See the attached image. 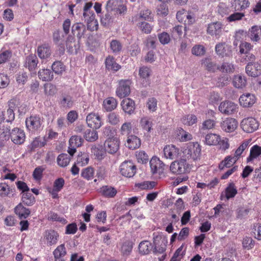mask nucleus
I'll list each match as a JSON object with an SVG mask.
<instances>
[{
    "label": "nucleus",
    "mask_w": 261,
    "mask_h": 261,
    "mask_svg": "<svg viewBox=\"0 0 261 261\" xmlns=\"http://www.w3.org/2000/svg\"><path fill=\"white\" fill-rule=\"evenodd\" d=\"M182 152L188 159L195 161L199 159L201 155V146L197 142L190 143L184 148Z\"/></svg>",
    "instance_id": "nucleus-1"
},
{
    "label": "nucleus",
    "mask_w": 261,
    "mask_h": 261,
    "mask_svg": "<svg viewBox=\"0 0 261 261\" xmlns=\"http://www.w3.org/2000/svg\"><path fill=\"white\" fill-rule=\"evenodd\" d=\"M189 166L186 160L180 159L172 162L170 166V170L174 174H183L190 172Z\"/></svg>",
    "instance_id": "nucleus-2"
},
{
    "label": "nucleus",
    "mask_w": 261,
    "mask_h": 261,
    "mask_svg": "<svg viewBox=\"0 0 261 261\" xmlns=\"http://www.w3.org/2000/svg\"><path fill=\"white\" fill-rule=\"evenodd\" d=\"M136 166L132 161H125L120 166V172L122 175L126 177H132L136 173Z\"/></svg>",
    "instance_id": "nucleus-3"
},
{
    "label": "nucleus",
    "mask_w": 261,
    "mask_h": 261,
    "mask_svg": "<svg viewBox=\"0 0 261 261\" xmlns=\"http://www.w3.org/2000/svg\"><path fill=\"white\" fill-rule=\"evenodd\" d=\"M218 109L223 114L230 115L238 112V106L237 104L231 101L225 100L220 103Z\"/></svg>",
    "instance_id": "nucleus-4"
},
{
    "label": "nucleus",
    "mask_w": 261,
    "mask_h": 261,
    "mask_svg": "<svg viewBox=\"0 0 261 261\" xmlns=\"http://www.w3.org/2000/svg\"><path fill=\"white\" fill-rule=\"evenodd\" d=\"M131 84L132 82L129 80H120L116 91L117 96L121 98L128 96L130 93Z\"/></svg>",
    "instance_id": "nucleus-5"
},
{
    "label": "nucleus",
    "mask_w": 261,
    "mask_h": 261,
    "mask_svg": "<svg viewBox=\"0 0 261 261\" xmlns=\"http://www.w3.org/2000/svg\"><path fill=\"white\" fill-rule=\"evenodd\" d=\"M27 128L31 132L38 130L41 125V117L39 115L32 114L25 119Z\"/></svg>",
    "instance_id": "nucleus-6"
},
{
    "label": "nucleus",
    "mask_w": 261,
    "mask_h": 261,
    "mask_svg": "<svg viewBox=\"0 0 261 261\" xmlns=\"http://www.w3.org/2000/svg\"><path fill=\"white\" fill-rule=\"evenodd\" d=\"M241 127L244 132L250 133L258 128V123L255 119L248 117L242 120L241 122Z\"/></svg>",
    "instance_id": "nucleus-7"
},
{
    "label": "nucleus",
    "mask_w": 261,
    "mask_h": 261,
    "mask_svg": "<svg viewBox=\"0 0 261 261\" xmlns=\"http://www.w3.org/2000/svg\"><path fill=\"white\" fill-rule=\"evenodd\" d=\"M86 122L89 127L95 130L99 128L102 124L100 116L94 113H91L87 116Z\"/></svg>",
    "instance_id": "nucleus-8"
},
{
    "label": "nucleus",
    "mask_w": 261,
    "mask_h": 261,
    "mask_svg": "<svg viewBox=\"0 0 261 261\" xmlns=\"http://www.w3.org/2000/svg\"><path fill=\"white\" fill-rule=\"evenodd\" d=\"M119 140L117 137H109L104 143L105 151L110 154L116 153L119 148Z\"/></svg>",
    "instance_id": "nucleus-9"
},
{
    "label": "nucleus",
    "mask_w": 261,
    "mask_h": 261,
    "mask_svg": "<svg viewBox=\"0 0 261 261\" xmlns=\"http://www.w3.org/2000/svg\"><path fill=\"white\" fill-rule=\"evenodd\" d=\"M10 138L14 144L20 145L24 142L25 135L23 130L16 127L11 132Z\"/></svg>",
    "instance_id": "nucleus-10"
},
{
    "label": "nucleus",
    "mask_w": 261,
    "mask_h": 261,
    "mask_svg": "<svg viewBox=\"0 0 261 261\" xmlns=\"http://www.w3.org/2000/svg\"><path fill=\"white\" fill-rule=\"evenodd\" d=\"M238 123L234 118H227L221 123V129L227 133L234 132L238 127Z\"/></svg>",
    "instance_id": "nucleus-11"
},
{
    "label": "nucleus",
    "mask_w": 261,
    "mask_h": 261,
    "mask_svg": "<svg viewBox=\"0 0 261 261\" xmlns=\"http://www.w3.org/2000/svg\"><path fill=\"white\" fill-rule=\"evenodd\" d=\"M164 154L166 159L173 160L180 155L179 149L174 145H168L164 148Z\"/></svg>",
    "instance_id": "nucleus-12"
},
{
    "label": "nucleus",
    "mask_w": 261,
    "mask_h": 261,
    "mask_svg": "<svg viewBox=\"0 0 261 261\" xmlns=\"http://www.w3.org/2000/svg\"><path fill=\"white\" fill-rule=\"evenodd\" d=\"M151 71L150 68L144 66L139 69V75L141 80V85L144 87H146L150 84L149 77Z\"/></svg>",
    "instance_id": "nucleus-13"
},
{
    "label": "nucleus",
    "mask_w": 261,
    "mask_h": 261,
    "mask_svg": "<svg viewBox=\"0 0 261 261\" xmlns=\"http://www.w3.org/2000/svg\"><path fill=\"white\" fill-rule=\"evenodd\" d=\"M215 51L219 56H229L232 53L231 46L225 42L219 43L215 46Z\"/></svg>",
    "instance_id": "nucleus-14"
},
{
    "label": "nucleus",
    "mask_w": 261,
    "mask_h": 261,
    "mask_svg": "<svg viewBox=\"0 0 261 261\" xmlns=\"http://www.w3.org/2000/svg\"><path fill=\"white\" fill-rule=\"evenodd\" d=\"M86 31L85 25L82 23H75L71 27V34L77 37L79 43Z\"/></svg>",
    "instance_id": "nucleus-15"
},
{
    "label": "nucleus",
    "mask_w": 261,
    "mask_h": 261,
    "mask_svg": "<svg viewBox=\"0 0 261 261\" xmlns=\"http://www.w3.org/2000/svg\"><path fill=\"white\" fill-rule=\"evenodd\" d=\"M44 238L47 241V245L50 246L57 244L59 234L53 229H48L44 232Z\"/></svg>",
    "instance_id": "nucleus-16"
},
{
    "label": "nucleus",
    "mask_w": 261,
    "mask_h": 261,
    "mask_svg": "<svg viewBox=\"0 0 261 261\" xmlns=\"http://www.w3.org/2000/svg\"><path fill=\"white\" fill-rule=\"evenodd\" d=\"M121 106L123 111L127 114L131 115L135 112V102L129 98L124 99L121 102Z\"/></svg>",
    "instance_id": "nucleus-17"
},
{
    "label": "nucleus",
    "mask_w": 261,
    "mask_h": 261,
    "mask_svg": "<svg viewBox=\"0 0 261 261\" xmlns=\"http://www.w3.org/2000/svg\"><path fill=\"white\" fill-rule=\"evenodd\" d=\"M105 64L107 69L114 72H117L121 68V65L116 63L115 58L111 55L106 57Z\"/></svg>",
    "instance_id": "nucleus-18"
},
{
    "label": "nucleus",
    "mask_w": 261,
    "mask_h": 261,
    "mask_svg": "<svg viewBox=\"0 0 261 261\" xmlns=\"http://www.w3.org/2000/svg\"><path fill=\"white\" fill-rule=\"evenodd\" d=\"M260 66L257 64L249 62L246 66V72L251 77H257L260 73Z\"/></svg>",
    "instance_id": "nucleus-19"
},
{
    "label": "nucleus",
    "mask_w": 261,
    "mask_h": 261,
    "mask_svg": "<svg viewBox=\"0 0 261 261\" xmlns=\"http://www.w3.org/2000/svg\"><path fill=\"white\" fill-rule=\"evenodd\" d=\"M248 36L253 42H258L261 38V27L258 25H253L249 30Z\"/></svg>",
    "instance_id": "nucleus-20"
},
{
    "label": "nucleus",
    "mask_w": 261,
    "mask_h": 261,
    "mask_svg": "<svg viewBox=\"0 0 261 261\" xmlns=\"http://www.w3.org/2000/svg\"><path fill=\"white\" fill-rule=\"evenodd\" d=\"M222 24L220 22H215L208 24L207 28V33L213 36H220L222 32Z\"/></svg>",
    "instance_id": "nucleus-21"
},
{
    "label": "nucleus",
    "mask_w": 261,
    "mask_h": 261,
    "mask_svg": "<svg viewBox=\"0 0 261 261\" xmlns=\"http://www.w3.org/2000/svg\"><path fill=\"white\" fill-rule=\"evenodd\" d=\"M239 100L241 105L244 107H250L255 103L256 98L254 95L248 93L242 95Z\"/></svg>",
    "instance_id": "nucleus-22"
},
{
    "label": "nucleus",
    "mask_w": 261,
    "mask_h": 261,
    "mask_svg": "<svg viewBox=\"0 0 261 261\" xmlns=\"http://www.w3.org/2000/svg\"><path fill=\"white\" fill-rule=\"evenodd\" d=\"M141 145V140L135 135H128L125 146L130 149H136Z\"/></svg>",
    "instance_id": "nucleus-23"
},
{
    "label": "nucleus",
    "mask_w": 261,
    "mask_h": 261,
    "mask_svg": "<svg viewBox=\"0 0 261 261\" xmlns=\"http://www.w3.org/2000/svg\"><path fill=\"white\" fill-rule=\"evenodd\" d=\"M99 193L105 197L113 198L115 196L117 191L116 189L110 186H103L99 189Z\"/></svg>",
    "instance_id": "nucleus-24"
},
{
    "label": "nucleus",
    "mask_w": 261,
    "mask_h": 261,
    "mask_svg": "<svg viewBox=\"0 0 261 261\" xmlns=\"http://www.w3.org/2000/svg\"><path fill=\"white\" fill-rule=\"evenodd\" d=\"M51 49L50 46L46 44H44L37 47V54L41 59H45L49 58L51 55Z\"/></svg>",
    "instance_id": "nucleus-25"
},
{
    "label": "nucleus",
    "mask_w": 261,
    "mask_h": 261,
    "mask_svg": "<svg viewBox=\"0 0 261 261\" xmlns=\"http://www.w3.org/2000/svg\"><path fill=\"white\" fill-rule=\"evenodd\" d=\"M15 213L20 219H26L30 215V211L24 207L21 203H19L14 208Z\"/></svg>",
    "instance_id": "nucleus-26"
},
{
    "label": "nucleus",
    "mask_w": 261,
    "mask_h": 261,
    "mask_svg": "<svg viewBox=\"0 0 261 261\" xmlns=\"http://www.w3.org/2000/svg\"><path fill=\"white\" fill-rule=\"evenodd\" d=\"M38 63V60L35 55L31 54L25 59V67H28L30 71L35 70Z\"/></svg>",
    "instance_id": "nucleus-27"
},
{
    "label": "nucleus",
    "mask_w": 261,
    "mask_h": 261,
    "mask_svg": "<svg viewBox=\"0 0 261 261\" xmlns=\"http://www.w3.org/2000/svg\"><path fill=\"white\" fill-rule=\"evenodd\" d=\"M39 78L44 82H50L54 79L53 71L49 69H42L38 73Z\"/></svg>",
    "instance_id": "nucleus-28"
},
{
    "label": "nucleus",
    "mask_w": 261,
    "mask_h": 261,
    "mask_svg": "<svg viewBox=\"0 0 261 261\" xmlns=\"http://www.w3.org/2000/svg\"><path fill=\"white\" fill-rule=\"evenodd\" d=\"M238 160L234 159V157L231 155H228L219 164L218 168L220 170H223L225 168H230Z\"/></svg>",
    "instance_id": "nucleus-29"
},
{
    "label": "nucleus",
    "mask_w": 261,
    "mask_h": 261,
    "mask_svg": "<svg viewBox=\"0 0 261 261\" xmlns=\"http://www.w3.org/2000/svg\"><path fill=\"white\" fill-rule=\"evenodd\" d=\"M261 155V146L257 145H253L250 149V154L247 158V163L252 162L254 159H256Z\"/></svg>",
    "instance_id": "nucleus-30"
},
{
    "label": "nucleus",
    "mask_w": 261,
    "mask_h": 261,
    "mask_svg": "<svg viewBox=\"0 0 261 261\" xmlns=\"http://www.w3.org/2000/svg\"><path fill=\"white\" fill-rule=\"evenodd\" d=\"M232 83L236 88L242 89L246 86L247 80L245 76L238 74L234 76Z\"/></svg>",
    "instance_id": "nucleus-31"
},
{
    "label": "nucleus",
    "mask_w": 261,
    "mask_h": 261,
    "mask_svg": "<svg viewBox=\"0 0 261 261\" xmlns=\"http://www.w3.org/2000/svg\"><path fill=\"white\" fill-rule=\"evenodd\" d=\"M110 48L114 55H118L122 51L123 45L119 40L112 39L110 42Z\"/></svg>",
    "instance_id": "nucleus-32"
},
{
    "label": "nucleus",
    "mask_w": 261,
    "mask_h": 261,
    "mask_svg": "<svg viewBox=\"0 0 261 261\" xmlns=\"http://www.w3.org/2000/svg\"><path fill=\"white\" fill-rule=\"evenodd\" d=\"M225 196L227 200L233 198L238 193L237 189L233 182H229L225 189Z\"/></svg>",
    "instance_id": "nucleus-33"
},
{
    "label": "nucleus",
    "mask_w": 261,
    "mask_h": 261,
    "mask_svg": "<svg viewBox=\"0 0 261 261\" xmlns=\"http://www.w3.org/2000/svg\"><path fill=\"white\" fill-rule=\"evenodd\" d=\"M137 26L142 33L146 34H150L153 29V25L149 22L141 20H138Z\"/></svg>",
    "instance_id": "nucleus-34"
},
{
    "label": "nucleus",
    "mask_w": 261,
    "mask_h": 261,
    "mask_svg": "<svg viewBox=\"0 0 261 261\" xmlns=\"http://www.w3.org/2000/svg\"><path fill=\"white\" fill-rule=\"evenodd\" d=\"M202 64L206 69L210 72H215L219 68V66L217 65L216 63L213 62L212 59L209 58H205L202 60Z\"/></svg>",
    "instance_id": "nucleus-35"
},
{
    "label": "nucleus",
    "mask_w": 261,
    "mask_h": 261,
    "mask_svg": "<svg viewBox=\"0 0 261 261\" xmlns=\"http://www.w3.org/2000/svg\"><path fill=\"white\" fill-rule=\"evenodd\" d=\"M153 247V245L148 241L141 242L139 245V250L142 255L148 254Z\"/></svg>",
    "instance_id": "nucleus-36"
},
{
    "label": "nucleus",
    "mask_w": 261,
    "mask_h": 261,
    "mask_svg": "<svg viewBox=\"0 0 261 261\" xmlns=\"http://www.w3.org/2000/svg\"><path fill=\"white\" fill-rule=\"evenodd\" d=\"M84 138L88 142H93L98 138V133L94 129H87L84 133Z\"/></svg>",
    "instance_id": "nucleus-37"
},
{
    "label": "nucleus",
    "mask_w": 261,
    "mask_h": 261,
    "mask_svg": "<svg viewBox=\"0 0 261 261\" xmlns=\"http://www.w3.org/2000/svg\"><path fill=\"white\" fill-rule=\"evenodd\" d=\"M117 106V100L113 97H109L105 99L103 102V106L107 111H112L116 108Z\"/></svg>",
    "instance_id": "nucleus-38"
},
{
    "label": "nucleus",
    "mask_w": 261,
    "mask_h": 261,
    "mask_svg": "<svg viewBox=\"0 0 261 261\" xmlns=\"http://www.w3.org/2000/svg\"><path fill=\"white\" fill-rule=\"evenodd\" d=\"M106 151L102 145H94L91 147V152L99 160L103 159Z\"/></svg>",
    "instance_id": "nucleus-39"
},
{
    "label": "nucleus",
    "mask_w": 261,
    "mask_h": 261,
    "mask_svg": "<svg viewBox=\"0 0 261 261\" xmlns=\"http://www.w3.org/2000/svg\"><path fill=\"white\" fill-rule=\"evenodd\" d=\"M215 124L216 122L214 120L207 119L205 120L199 127V133L202 135L205 134V131L214 128Z\"/></svg>",
    "instance_id": "nucleus-40"
},
{
    "label": "nucleus",
    "mask_w": 261,
    "mask_h": 261,
    "mask_svg": "<svg viewBox=\"0 0 261 261\" xmlns=\"http://www.w3.org/2000/svg\"><path fill=\"white\" fill-rule=\"evenodd\" d=\"M53 72L58 75H61L65 71L66 66L63 63L60 61H55L51 65Z\"/></svg>",
    "instance_id": "nucleus-41"
},
{
    "label": "nucleus",
    "mask_w": 261,
    "mask_h": 261,
    "mask_svg": "<svg viewBox=\"0 0 261 261\" xmlns=\"http://www.w3.org/2000/svg\"><path fill=\"white\" fill-rule=\"evenodd\" d=\"M220 136L215 134H208L205 137V142L208 145H216L220 141Z\"/></svg>",
    "instance_id": "nucleus-42"
},
{
    "label": "nucleus",
    "mask_w": 261,
    "mask_h": 261,
    "mask_svg": "<svg viewBox=\"0 0 261 261\" xmlns=\"http://www.w3.org/2000/svg\"><path fill=\"white\" fill-rule=\"evenodd\" d=\"M21 200L27 206H32L36 202L35 198L30 191L22 194Z\"/></svg>",
    "instance_id": "nucleus-43"
},
{
    "label": "nucleus",
    "mask_w": 261,
    "mask_h": 261,
    "mask_svg": "<svg viewBox=\"0 0 261 261\" xmlns=\"http://www.w3.org/2000/svg\"><path fill=\"white\" fill-rule=\"evenodd\" d=\"M12 57V51L11 49L2 48L0 51V64L9 61Z\"/></svg>",
    "instance_id": "nucleus-44"
},
{
    "label": "nucleus",
    "mask_w": 261,
    "mask_h": 261,
    "mask_svg": "<svg viewBox=\"0 0 261 261\" xmlns=\"http://www.w3.org/2000/svg\"><path fill=\"white\" fill-rule=\"evenodd\" d=\"M71 158L66 153H61L57 158V161L58 164L62 167H66L69 163Z\"/></svg>",
    "instance_id": "nucleus-45"
},
{
    "label": "nucleus",
    "mask_w": 261,
    "mask_h": 261,
    "mask_svg": "<svg viewBox=\"0 0 261 261\" xmlns=\"http://www.w3.org/2000/svg\"><path fill=\"white\" fill-rule=\"evenodd\" d=\"M60 104L64 107L68 108H72L73 105L72 96L68 94H62Z\"/></svg>",
    "instance_id": "nucleus-46"
},
{
    "label": "nucleus",
    "mask_w": 261,
    "mask_h": 261,
    "mask_svg": "<svg viewBox=\"0 0 261 261\" xmlns=\"http://www.w3.org/2000/svg\"><path fill=\"white\" fill-rule=\"evenodd\" d=\"M182 25H176L171 29H170L171 37L174 40L180 39L182 35Z\"/></svg>",
    "instance_id": "nucleus-47"
},
{
    "label": "nucleus",
    "mask_w": 261,
    "mask_h": 261,
    "mask_svg": "<svg viewBox=\"0 0 261 261\" xmlns=\"http://www.w3.org/2000/svg\"><path fill=\"white\" fill-rule=\"evenodd\" d=\"M157 15L164 17L168 15L169 13V9L167 4L165 2H163L158 5L156 8Z\"/></svg>",
    "instance_id": "nucleus-48"
},
{
    "label": "nucleus",
    "mask_w": 261,
    "mask_h": 261,
    "mask_svg": "<svg viewBox=\"0 0 261 261\" xmlns=\"http://www.w3.org/2000/svg\"><path fill=\"white\" fill-rule=\"evenodd\" d=\"M46 145V141L42 142L40 138L36 137L32 141V142L28 146V148L30 149V152L35 150L36 148L42 147Z\"/></svg>",
    "instance_id": "nucleus-49"
},
{
    "label": "nucleus",
    "mask_w": 261,
    "mask_h": 261,
    "mask_svg": "<svg viewBox=\"0 0 261 261\" xmlns=\"http://www.w3.org/2000/svg\"><path fill=\"white\" fill-rule=\"evenodd\" d=\"M66 250L64 244L58 246L53 252L55 258H60L66 254Z\"/></svg>",
    "instance_id": "nucleus-50"
},
{
    "label": "nucleus",
    "mask_w": 261,
    "mask_h": 261,
    "mask_svg": "<svg viewBox=\"0 0 261 261\" xmlns=\"http://www.w3.org/2000/svg\"><path fill=\"white\" fill-rule=\"evenodd\" d=\"M140 124L143 130L147 131L148 133H150L151 132L153 123L150 119L147 117L141 118L140 120Z\"/></svg>",
    "instance_id": "nucleus-51"
},
{
    "label": "nucleus",
    "mask_w": 261,
    "mask_h": 261,
    "mask_svg": "<svg viewBox=\"0 0 261 261\" xmlns=\"http://www.w3.org/2000/svg\"><path fill=\"white\" fill-rule=\"evenodd\" d=\"M146 46L148 48L152 49L156 47V36L155 34L148 36L146 39Z\"/></svg>",
    "instance_id": "nucleus-52"
},
{
    "label": "nucleus",
    "mask_w": 261,
    "mask_h": 261,
    "mask_svg": "<svg viewBox=\"0 0 261 261\" xmlns=\"http://www.w3.org/2000/svg\"><path fill=\"white\" fill-rule=\"evenodd\" d=\"M235 9L237 11H242L248 7L250 5L248 0H234Z\"/></svg>",
    "instance_id": "nucleus-53"
},
{
    "label": "nucleus",
    "mask_w": 261,
    "mask_h": 261,
    "mask_svg": "<svg viewBox=\"0 0 261 261\" xmlns=\"http://www.w3.org/2000/svg\"><path fill=\"white\" fill-rule=\"evenodd\" d=\"M182 121L185 125L191 126L197 122V118L194 114H189L183 117Z\"/></svg>",
    "instance_id": "nucleus-54"
},
{
    "label": "nucleus",
    "mask_w": 261,
    "mask_h": 261,
    "mask_svg": "<svg viewBox=\"0 0 261 261\" xmlns=\"http://www.w3.org/2000/svg\"><path fill=\"white\" fill-rule=\"evenodd\" d=\"M171 37L170 35L166 32H163L158 34V38L160 42L164 45L168 44L170 42Z\"/></svg>",
    "instance_id": "nucleus-55"
},
{
    "label": "nucleus",
    "mask_w": 261,
    "mask_h": 261,
    "mask_svg": "<svg viewBox=\"0 0 261 261\" xmlns=\"http://www.w3.org/2000/svg\"><path fill=\"white\" fill-rule=\"evenodd\" d=\"M94 170L91 167H88L82 170L81 176L87 180H90L93 178Z\"/></svg>",
    "instance_id": "nucleus-56"
},
{
    "label": "nucleus",
    "mask_w": 261,
    "mask_h": 261,
    "mask_svg": "<svg viewBox=\"0 0 261 261\" xmlns=\"http://www.w3.org/2000/svg\"><path fill=\"white\" fill-rule=\"evenodd\" d=\"M192 54L196 56H203L206 51L205 48L202 45H195L192 48Z\"/></svg>",
    "instance_id": "nucleus-57"
},
{
    "label": "nucleus",
    "mask_w": 261,
    "mask_h": 261,
    "mask_svg": "<svg viewBox=\"0 0 261 261\" xmlns=\"http://www.w3.org/2000/svg\"><path fill=\"white\" fill-rule=\"evenodd\" d=\"M83 142L84 140L81 136L76 135L72 136L69 141L70 146H74L76 147L82 146Z\"/></svg>",
    "instance_id": "nucleus-58"
},
{
    "label": "nucleus",
    "mask_w": 261,
    "mask_h": 261,
    "mask_svg": "<svg viewBox=\"0 0 261 261\" xmlns=\"http://www.w3.org/2000/svg\"><path fill=\"white\" fill-rule=\"evenodd\" d=\"M120 3V0H109L107 3L106 9L108 11H116Z\"/></svg>",
    "instance_id": "nucleus-59"
},
{
    "label": "nucleus",
    "mask_w": 261,
    "mask_h": 261,
    "mask_svg": "<svg viewBox=\"0 0 261 261\" xmlns=\"http://www.w3.org/2000/svg\"><path fill=\"white\" fill-rule=\"evenodd\" d=\"M230 76L227 74L220 75L218 77L217 85L219 87L222 88L229 84Z\"/></svg>",
    "instance_id": "nucleus-60"
},
{
    "label": "nucleus",
    "mask_w": 261,
    "mask_h": 261,
    "mask_svg": "<svg viewBox=\"0 0 261 261\" xmlns=\"http://www.w3.org/2000/svg\"><path fill=\"white\" fill-rule=\"evenodd\" d=\"M64 35L59 30H57L53 33V39L55 44H59L61 42H64Z\"/></svg>",
    "instance_id": "nucleus-61"
},
{
    "label": "nucleus",
    "mask_w": 261,
    "mask_h": 261,
    "mask_svg": "<svg viewBox=\"0 0 261 261\" xmlns=\"http://www.w3.org/2000/svg\"><path fill=\"white\" fill-rule=\"evenodd\" d=\"M89 160L88 155L86 153L81 152L77 155L76 163L84 166L88 163Z\"/></svg>",
    "instance_id": "nucleus-62"
},
{
    "label": "nucleus",
    "mask_w": 261,
    "mask_h": 261,
    "mask_svg": "<svg viewBox=\"0 0 261 261\" xmlns=\"http://www.w3.org/2000/svg\"><path fill=\"white\" fill-rule=\"evenodd\" d=\"M222 72L231 73L234 70L233 65L229 62H223L218 69Z\"/></svg>",
    "instance_id": "nucleus-63"
},
{
    "label": "nucleus",
    "mask_w": 261,
    "mask_h": 261,
    "mask_svg": "<svg viewBox=\"0 0 261 261\" xmlns=\"http://www.w3.org/2000/svg\"><path fill=\"white\" fill-rule=\"evenodd\" d=\"M242 244L244 248L249 250L254 247L255 241L251 237H246L243 239Z\"/></svg>",
    "instance_id": "nucleus-64"
}]
</instances>
